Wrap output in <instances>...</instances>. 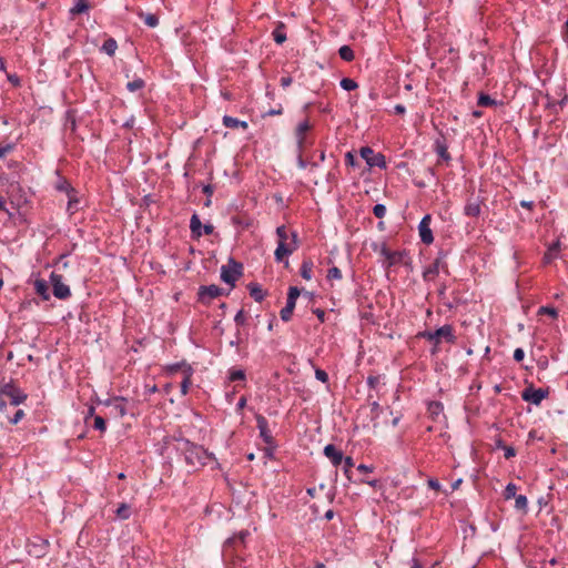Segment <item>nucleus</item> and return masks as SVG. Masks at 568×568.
Listing matches in <instances>:
<instances>
[{
  "label": "nucleus",
  "instance_id": "nucleus-24",
  "mask_svg": "<svg viewBox=\"0 0 568 568\" xmlns=\"http://www.w3.org/2000/svg\"><path fill=\"white\" fill-rule=\"evenodd\" d=\"M88 10H89V3L87 2V0H79L75 3V6L70 9V13L71 14H80V13H84Z\"/></svg>",
  "mask_w": 568,
  "mask_h": 568
},
{
  "label": "nucleus",
  "instance_id": "nucleus-58",
  "mask_svg": "<svg viewBox=\"0 0 568 568\" xmlns=\"http://www.w3.org/2000/svg\"><path fill=\"white\" fill-rule=\"evenodd\" d=\"M203 229H204L205 234H212L213 230H214L213 225H211V224L204 225Z\"/></svg>",
  "mask_w": 568,
  "mask_h": 568
},
{
  "label": "nucleus",
  "instance_id": "nucleus-60",
  "mask_svg": "<svg viewBox=\"0 0 568 568\" xmlns=\"http://www.w3.org/2000/svg\"><path fill=\"white\" fill-rule=\"evenodd\" d=\"M357 469H358L359 471H363V473H364V471H371V470H372V468H371V467H368V466H366V465H363V464H362V465H359V466L357 467Z\"/></svg>",
  "mask_w": 568,
  "mask_h": 568
},
{
  "label": "nucleus",
  "instance_id": "nucleus-18",
  "mask_svg": "<svg viewBox=\"0 0 568 568\" xmlns=\"http://www.w3.org/2000/svg\"><path fill=\"white\" fill-rule=\"evenodd\" d=\"M443 409L444 407L439 402H432L428 405V413L434 420H436L442 415Z\"/></svg>",
  "mask_w": 568,
  "mask_h": 568
},
{
  "label": "nucleus",
  "instance_id": "nucleus-33",
  "mask_svg": "<svg viewBox=\"0 0 568 568\" xmlns=\"http://www.w3.org/2000/svg\"><path fill=\"white\" fill-rule=\"evenodd\" d=\"M312 263L308 261H305L301 268V275L305 280H311L312 277Z\"/></svg>",
  "mask_w": 568,
  "mask_h": 568
},
{
  "label": "nucleus",
  "instance_id": "nucleus-7",
  "mask_svg": "<svg viewBox=\"0 0 568 568\" xmlns=\"http://www.w3.org/2000/svg\"><path fill=\"white\" fill-rule=\"evenodd\" d=\"M361 156L366 161L369 166L385 168V158L381 153H375L371 148H362Z\"/></svg>",
  "mask_w": 568,
  "mask_h": 568
},
{
  "label": "nucleus",
  "instance_id": "nucleus-22",
  "mask_svg": "<svg viewBox=\"0 0 568 568\" xmlns=\"http://www.w3.org/2000/svg\"><path fill=\"white\" fill-rule=\"evenodd\" d=\"M36 291L44 300H49L48 285L43 280H37L34 283Z\"/></svg>",
  "mask_w": 568,
  "mask_h": 568
},
{
  "label": "nucleus",
  "instance_id": "nucleus-10",
  "mask_svg": "<svg viewBox=\"0 0 568 568\" xmlns=\"http://www.w3.org/2000/svg\"><path fill=\"white\" fill-rule=\"evenodd\" d=\"M222 290L216 285L202 286L199 292L201 302L209 304L221 294Z\"/></svg>",
  "mask_w": 568,
  "mask_h": 568
},
{
  "label": "nucleus",
  "instance_id": "nucleus-17",
  "mask_svg": "<svg viewBox=\"0 0 568 568\" xmlns=\"http://www.w3.org/2000/svg\"><path fill=\"white\" fill-rule=\"evenodd\" d=\"M223 124L226 126V128H231V129H235V128H242L244 130L247 129V122L245 121H240L235 118H232V116H229V115H225L223 118Z\"/></svg>",
  "mask_w": 568,
  "mask_h": 568
},
{
  "label": "nucleus",
  "instance_id": "nucleus-41",
  "mask_svg": "<svg viewBox=\"0 0 568 568\" xmlns=\"http://www.w3.org/2000/svg\"><path fill=\"white\" fill-rule=\"evenodd\" d=\"M373 212L376 217L382 219L386 213V207L383 204H376L373 209Z\"/></svg>",
  "mask_w": 568,
  "mask_h": 568
},
{
  "label": "nucleus",
  "instance_id": "nucleus-59",
  "mask_svg": "<svg viewBox=\"0 0 568 568\" xmlns=\"http://www.w3.org/2000/svg\"><path fill=\"white\" fill-rule=\"evenodd\" d=\"M520 205L526 209H531L532 202L531 201H521Z\"/></svg>",
  "mask_w": 568,
  "mask_h": 568
},
{
  "label": "nucleus",
  "instance_id": "nucleus-20",
  "mask_svg": "<svg viewBox=\"0 0 568 568\" xmlns=\"http://www.w3.org/2000/svg\"><path fill=\"white\" fill-rule=\"evenodd\" d=\"M190 227L194 236L200 237L202 235L201 227L202 223L196 214H193L190 222Z\"/></svg>",
  "mask_w": 568,
  "mask_h": 568
},
{
  "label": "nucleus",
  "instance_id": "nucleus-37",
  "mask_svg": "<svg viewBox=\"0 0 568 568\" xmlns=\"http://www.w3.org/2000/svg\"><path fill=\"white\" fill-rule=\"evenodd\" d=\"M436 151H437V154L445 161H448L449 160V154L447 152V148L440 143V142H436Z\"/></svg>",
  "mask_w": 568,
  "mask_h": 568
},
{
  "label": "nucleus",
  "instance_id": "nucleus-42",
  "mask_svg": "<svg viewBox=\"0 0 568 568\" xmlns=\"http://www.w3.org/2000/svg\"><path fill=\"white\" fill-rule=\"evenodd\" d=\"M245 378V374L243 371H233L230 375L231 381H243Z\"/></svg>",
  "mask_w": 568,
  "mask_h": 568
},
{
  "label": "nucleus",
  "instance_id": "nucleus-26",
  "mask_svg": "<svg viewBox=\"0 0 568 568\" xmlns=\"http://www.w3.org/2000/svg\"><path fill=\"white\" fill-rule=\"evenodd\" d=\"M116 48H118L116 41L112 38L105 40V42L102 45V50L108 55H113L115 53Z\"/></svg>",
  "mask_w": 568,
  "mask_h": 568
},
{
  "label": "nucleus",
  "instance_id": "nucleus-2",
  "mask_svg": "<svg viewBox=\"0 0 568 568\" xmlns=\"http://www.w3.org/2000/svg\"><path fill=\"white\" fill-rule=\"evenodd\" d=\"M276 234L278 236V245L275 250V258L281 262L285 256L292 254L297 248V235L296 233H292L290 237L284 225L276 229Z\"/></svg>",
  "mask_w": 568,
  "mask_h": 568
},
{
  "label": "nucleus",
  "instance_id": "nucleus-30",
  "mask_svg": "<svg viewBox=\"0 0 568 568\" xmlns=\"http://www.w3.org/2000/svg\"><path fill=\"white\" fill-rule=\"evenodd\" d=\"M140 17L143 18L145 24L151 27V28H155L159 24V19L154 14H151V13H148V14L140 13Z\"/></svg>",
  "mask_w": 568,
  "mask_h": 568
},
{
  "label": "nucleus",
  "instance_id": "nucleus-51",
  "mask_svg": "<svg viewBox=\"0 0 568 568\" xmlns=\"http://www.w3.org/2000/svg\"><path fill=\"white\" fill-rule=\"evenodd\" d=\"M428 486H429V488L435 489V490H439L440 489V484H439V481L437 479L430 478L428 480Z\"/></svg>",
  "mask_w": 568,
  "mask_h": 568
},
{
  "label": "nucleus",
  "instance_id": "nucleus-57",
  "mask_svg": "<svg viewBox=\"0 0 568 568\" xmlns=\"http://www.w3.org/2000/svg\"><path fill=\"white\" fill-rule=\"evenodd\" d=\"M394 110H395V112H396L397 114H403V113H405V106H404V105H402V104H397V105H395Z\"/></svg>",
  "mask_w": 568,
  "mask_h": 568
},
{
  "label": "nucleus",
  "instance_id": "nucleus-45",
  "mask_svg": "<svg viewBox=\"0 0 568 568\" xmlns=\"http://www.w3.org/2000/svg\"><path fill=\"white\" fill-rule=\"evenodd\" d=\"M315 376L318 381L323 382V383H326L327 379H328V375L326 372L322 371V369H316L315 372Z\"/></svg>",
  "mask_w": 568,
  "mask_h": 568
},
{
  "label": "nucleus",
  "instance_id": "nucleus-53",
  "mask_svg": "<svg viewBox=\"0 0 568 568\" xmlns=\"http://www.w3.org/2000/svg\"><path fill=\"white\" fill-rule=\"evenodd\" d=\"M291 83H292V78L291 77H283L281 79V85L283 88H287L288 85H291Z\"/></svg>",
  "mask_w": 568,
  "mask_h": 568
},
{
  "label": "nucleus",
  "instance_id": "nucleus-3",
  "mask_svg": "<svg viewBox=\"0 0 568 568\" xmlns=\"http://www.w3.org/2000/svg\"><path fill=\"white\" fill-rule=\"evenodd\" d=\"M422 336L434 343L435 346L443 341L453 342L454 339L453 329L449 325H444L434 332H424Z\"/></svg>",
  "mask_w": 568,
  "mask_h": 568
},
{
  "label": "nucleus",
  "instance_id": "nucleus-50",
  "mask_svg": "<svg viewBox=\"0 0 568 568\" xmlns=\"http://www.w3.org/2000/svg\"><path fill=\"white\" fill-rule=\"evenodd\" d=\"M283 112V109L282 106H278L277 109H271L268 110L266 113L263 114V116H267V115H280L282 114Z\"/></svg>",
  "mask_w": 568,
  "mask_h": 568
},
{
  "label": "nucleus",
  "instance_id": "nucleus-34",
  "mask_svg": "<svg viewBox=\"0 0 568 568\" xmlns=\"http://www.w3.org/2000/svg\"><path fill=\"white\" fill-rule=\"evenodd\" d=\"M341 87L346 91H352L355 90L358 85L353 79L344 78L341 80Z\"/></svg>",
  "mask_w": 568,
  "mask_h": 568
},
{
  "label": "nucleus",
  "instance_id": "nucleus-31",
  "mask_svg": "<svg viewBox=\"0 0 568 568\" xmlns=\"http://www.w3.org/2000/svg\"><path fill=\"white\" fill-rule=\"evenodd\" d=\"M251 296L256 301L261 302L264 298V292L263 290L257 285H252L250 287Z\"/></svg>",
  "mask_w": 568,
  "mask_h": 568
},
{
  "label": "nucleus",
  "instance_id": "nucleus-1",
  "mask_svg": "<svg viewBox=\"0 0 568 568\" xmlns=\"http://www.w3.org/2000/svg\"><path fill=\"white\" fill-rule=\"evenodd\" d=\"M178 448L184 454L185 462L193 467L204 466L206 460L214 459L212 453L189 440H181Z\"/></svg>",
  "mask_w": 568,
  "mask_h": 568
},
{
  "label": "nucleus",
  "instance_id": "nucleus-16",
  "mask_svg": "<svg viewBox=\"0 0 568 568\" xmlns=\"http://www.w3.org/2000/svg\"><path fill=\"white\" fill-rule=\"evenodd\" d=\"M443 266V260L440 257L436 258L435 262L424 272V277L426 280L433 278L435 275L439 273V268Z\"/></svg>",
  "mask_w": 568,
  "mask_h": 568
},
{
  "label": "nucleus",
  "instance_id": "nucleus-48",
  "mask_svg": "<svg viewBox=\"0 0 568 568\" xmlns=\"http://www.w3.org/2000/svg\"><path fill=\"white\" fill-rule=\"evenodd\" d=\"M24 416V412L22 409H18L11 419L12 424H18Z\"/></svg>",
  "mask_w": 568,
  "mask_h": 568
},
{
  "label": "nucleus",
  "instance_id": "nucleus-14",
  "mask_svg": "<svg viewBox=\"0 0 568 568\" xmlns=\"http://www.w3.org/2000/svg\"><path fill=\"white\" fill-rule=\"evenodd\" d=\"M181 367H182V365H175V366L172 367V371H176V369H179ZM183 367H184L183 372H184L185 376H184V379L181 383V393L183 395H185L187 393L189 386L191 384V371L192 369H191L190 366H186L184 364H183Z\"/></svg>",
  "mask_w": 568,
  "mask_h": 568
},
{
  "label": "nucleus",
  "instance_id": "nucleus-15",
  "mask_svg": "<svg viewBox=\"0 0 568 568\" xmlns=\"http://www.w3.org/2000/svg\"><path fill=\"white\" fill-rule=\"evenodd\" d=\"M256 422L261 437H263L265 443H271L272 438L267 429V420L263 416L258 415L256 417Z\"/></svg>",
  "mask_w": 568,
  "mask_h": 568
},
{
  "label": "nucleus",
  "instance_id": "nucleus-55",
  "mask_svg": "<svg viewBox=\"0 0 568 568\" xmlns=\"http://www.w3.org/2000/svg\"><path fill=\"white\" fill-rule=\"evenodd\" d=\"M247 532L246 531H241L236 538H239L241 541L244 540V538L246 537ZM235 541V537L234 538H231L227 540L229 544H233Z\"/></svg>",
  "mask_w": 568,
  "mask_h": 568
},
{
  "label": "nucleus",
  "instance_id": "nucleus-11",
  "mask_svg": "<svg viewBox=\"0 0 568 568\" xmlns=\"http://www.w3.org/2000/svg\"><path fill=\"white\" fill-rule=\"evenodd\" d=\"M112 408L114 415L122 417L126 414L125 399L122 397H115L105 403Z\"/></svg>",
  "mask_w": 568,
  "mask_h": 568
},
{
  "label": "nucleus",
  "instance_id": "nucleus-25",
  "mask_svg": "<svg viewBox=\"0 0 568 568\" xmlns=\"http://www.w3.org/2000/svg\"><path fill=\"white\" fill-rule=\"evenodd\" d=\"M295 307V303L293 301H288L286 303V306L281 311V318L285 322L290 321L293 311Z\"/></svg>",
  "mask_w": 568,
  "mask_h": 568
},
{
  "label": "nucleus",
  "instance_id": "nucleus-12",
  "mask_svg": "<svg viewBox=\"0 0 568 568\" xmlns=\"http://www.w3.org/2000/svg\"><path fill=\"white\" fill-rule=\"evenodd\" d=\"M311 129L308 121L301 122L295 131L296 142L300 150H302L306 144V132Z\"/></svg>",
  "mask_w": 568,
  "mask_h": 568
},
{
  "label": "nucleus",
  "instance_id": "nucleus-4",
  "mask_svg": "<svg viewBox=\"0 0 568 568\" xmlns=\"http://www.w3.org/2000/svg\"><path fill=\"white\" fill-rule=\"evenodd\" d=\"M242 265L236 263L234 260H230L227 265H223L221 268V278L227 284H234V282L242 274Z\"/></svg>",
  "mask_w": 568,
  "mask_h": 568
},
{
  "label": "nucleus",
  "instance_id": "nucleus-47",
  "mask_svg": "<svg viewBox=\"0 0 568 568\" xmlns=\"http://www.w3.org/2000/svg\"><path fill=\"white\" fill-rule=\"evenodd\" d=\"M539 313L540 314H548V315H550L552 317L557 316V311L555 308H551V307H540Z\"/></svg>",
  "mask_w": 568,
  "mask_h": 568
},
{
  "label": "nucleus",
  "instance_id": "nucleus-52",
  "mask_svg": "<svg viewBox=\"0 0 568 568\" xmlns=\"http://www.w3.org/2000/svg\"><path fill=\"white\" fill-rule=\"evenodd\" d=\"M516 454L515 449L513 447H505V457L507 459L514 457Z\"/></svg>",
  "mask_w": 568,
  "mask_h": 568
},
{
  "label": "nucleus",
  "instance_id": "nucleus-40",
  "mask_svg": "<svg viewBox=\"0 0 568 568\" xmlns=\"http://www.w3.org/2000/svg\"><path fill=\"white\" fill-rule=\"evenodd\" d=\"M94 428L100 430V432H104L105 430V420L103 417L101 416H95L94 417Z\"/></svg>",
  "mask_w": 568,
  "mask_h": 568
},
{
  "label": "nucleus",
  "instance_id": "nucleus-38",
  "mask_svg": "<svg viewBox=\"0 0 568 568\" xmlns=\"http://www.w3.org/2000/svg\"><path fill=\"white\" fill-rule=\"evenodd\" d=\"M327 278L328 280H341L342 278L341 270L336 266H333L332 268L328 270Z\"/></svg>",
  "mask_w": 568,
  "mask_h": 568
},
{
  "label": "nucleus",
  "instance_id": "nucleus-54",
  "mask_svg": "<svg viewBox=\"0 0 568 568\" xmlns=\"http://www.w3.org/2000/svg\"><path fill=\"white\" fill-rule=\"evenodd\" d=\"M11 150H12L11 145L0 148V159L6 156V154H8Z\"/></svg>",
  "mask_w": 568,
  "mask_h": 568
},
{
  "label": "nucleus",
  "instance_id": "nucleus-28",
  "mask_svg": "<svg viewBox=\"0 0 568 568\" xmlns=\"http://www.w3.org/2000/svg\"><path fill=\"white\" fill-rule=\"evenodd\" d=\"M339 57L345 61H352L354 59V52L348 45H343L338 50Z\"/></svg>",
  "mask_w": 568,
  "mask_h": 568
},
{
  "label": "nucleus",
  "instance_id": "nucleus-64",
  "mask_svg": "<svg viewBox=\"0 0 568 568\" xmlns=\"http://www.w3.org/2000/svg\"><path fill=\"white\" fill-rule=\"evenodd\" d=\"M333 516H334L333 510H327L326 514H325V518L328 519V520L332 519Z\"/></svg>",
  "mask_w": 568,
  "mask_h": 568
},
{
  "label": "nucleus",
  "instance_id": "nucleus-44",
  "mask_svg": "<svg viewBox=\"0 0 568 568\" xmlns=\"http://www.w3.org/2000/svg\"><path fill=\"white\" fill-rule=\"evenodd\" d=\"M300 296V291L296 287H291L287 300L296 303V298Z\"/></svg>",
  "mask_w": 568,
  "mask_h": 568
},
{
  "label": "nucleus",
  "instance_id": "nucleus-61",
  "mask_svg": "<svg viewBox=\"0 0 568 568\" xmlns=\"http://www.w3.org/2000/svg\"><path fill=\"white\" fill-rule=\"evenodd\" d=\"M245 404H246V399H245V397H242V398L239 400V403H237V408H239V409H242V408L245 406Z\"/></svg>",
  "mask_w": 568,
  "mask_h": 568
},
{
  "label": "nucleus",
  "instance_id": "nucleus-19",
  "mask_svg": "<svg viewBox=\"0 0 568 568\" xmlns=\"http://www.w3.org/2000/svg\"><path fill=\"white\" fill-rule=\"evenodd\" d=\"M560 242L557 241L555 242L549 248L548 251L546 252L545 256H544V261L545 263H550L557 255V252L560 250Z\"/></svg>",
  "mask_w": 568,
  "mask_h": 568
},
{
  "label": "nucleus",
  "instance_id": "nucleus-36",
  "mask_svg": "<svg viewBox=\"0 0 568 568\" xmlns=\"http://www.w3.org/2000/svg\"><path fill=\"white\" fill-rule=\"evenodd\" d=\"M144 87V81L142 79H135L126 84V88L131 92H135L141 90Z\"/></svg>",
  "mask_w": 568,
  "mask_h": 568
},
{
  "label": "nucleus",
  "instance_id": "nucleus-21",
  "mask_svg": "<svg viewBox=\"0 0 568 568\" xmlns=\"http://www.w3.org/2000/svg\"><path fill=\"white\" fill-rule=\"evenodd\" d=\"M480 213V205L479 202H469L465 206V214L468 216H478Z\"/></svg>",
  "mask_w": 568,
  "mask_h": 568
},
{
  "label": "nucleus",
  "instance_id": "nucleus-32",
  "mask_svg": "<svg viewBox=\"0 0 568 568\" xmlns=\"http://www.w3.org/2000/svg\"><path fill=\"white\" fill-rule=\"evenodd\" d=\"M381 254H382V256H384V257H385V260H387V261H388V264H389V265L394 264V263L396 262V260H397V254H396V253L390 252V251H389L388 248H386L385 246H383V247L381 248Z\"/></svg>",
  "mask_w": 568,
  "mask_h": 568
},
{
  "label": "nucleus",
  "instance_id": "nucleus-62",
  "mask_svg": "<svg viewBox=\"0 0 568 568\" xmlns=\"http://www.w3.org/2000/svg\"><path fill=\"white\" fill-rule=\"evenodd\" d=\"M315 314L317 315V317H318L321 321H324V315H325L324 311H322V310H316V311H315Z\"/></svg>",
  "mask_w": 568,
  "mask_h": 568
},
{
  "label": "nucleus",
  "instance_id": "nucleus-5",
  "mask_svg": "<svg viewBox=\"0 0 568 568\" xmlns=\"http://www.w3.org/2000/svg\"><path fill=\"white\" fill-rule=\"evenodd\" d=\"M50 281L53 288V295L57 298L64 300L70 296V288L62 282V276L60 274L52 272L50 275Z\"/></svg>",
  "mask_w": 568,
  "mask_h": 568
},
{
  "label": "nucleus",
  "instance_id": "nucleus-29",
  "mask_svg": "<svg viewBox=\"0 0 568 568\" xmlns=\"http://www.w3.org/2000/svg\"><path fill=\"white\" fill-rule=\"evenodd\" d=\"M131 515V507L126 504H121L116 509V516L120 519H128Z\"/></svg>",
  "mask_w": 568,
  "mask_h": 568
},
{
  "label": "nucleus",
  "instance_id": "nucleus-6",
  "mask_svg": "<svg viewBox=\"0 0 568 568\" xmlns=\"http://www.w3.org/2000/svg\"><path fill=\"white\" fill-rule=\"evenodd\" d=\"M2 396L8 397L13 406L20 405L27 398L26 394L13 387L11 384H6L0 387V397Z\"/></svg>",
  "mask_w": 568,
  "mask_h": 568
},
{
  "label": "nucleus",
  "instance_id": "nucleus-46",
  "mask_svg": "<svg viewBox=\"0 0 568 568\" xmlns=\"http://www.w3.org/2000/svg\"><path fill=\"white\" fill-rule=\"evenodd\" d=\"M354 466V462L351 457L344 459V471L348 476L349 469Z\"/></svg>",
  "mask_w": 568,
  "mask_h": 568
},
{
  "label": "nucleus",
  "instance_id": "nucleus-27",
  "mask_svg": "<svg viewBox=\"0 0 568 568\" xmlns=\"http://www.w3.org/2000/svg\"><path fill=\"white\" fill-rule=\"evenodd\" d=\"M527 507H528V500L526 498V496L524 495H518L516 498H515V508L517 510H520L523 513H526L527 511Z\"/></svg>",
  "mask_w": 568,
  "mask_h": 568
},
{
  "label": "nucleus",
  "instance_id": "nucleus-8",
  "mask_svg": "<svg viewBox=\"0 0 568 568\" xmlns=\"http://www.w3.org/2000/svg\"><path fill=\"white\" fill-rule=\"evenodd\" d=\"M548 395V390L544 388L528 387L523 392V399L535 405H539L544 398Z\"/></svg>",
  "mask_w": 568,
  "mask_h": 568
},
{
  "label": "nucleus",
  "instance_id": "nucleus-35",
  "mask_svg": "<svg viewBox=\"0 0 568 568\" xmlns=\"http://www.w3.org/2000/svg\"><path fill=\"white\" fill-rule=\"evenodd\" d=\"M516 491H517V487L515 484H508L504 490V497L505 499H511V498H516L517 495H516Z\"/></svg>",
  "mask_w": 568,
  "mask_h": 568
},
{
  "label": "nucleus",
  "instance_id": "nucleus-13",
  "mask_svg": "<svg viewBox=\"0 0 568 568\" xmlns=\"http://www.w3.org/2000/svg\"><path fill=\"white\" fill-rule=\"evenodd\" d=\"M324 454L327 458L332 460V463L337 466L343 460V454L342 452L337 450L334 445H327L324 448Z\"/></svg>",
  "mask_w": 568,
  "mask_h": 568
},
{
  "label": "nucleus",
  "instance_id": "nucleus-23",
  "mask_svg": "<svg viewBox=\"0 0 568 568\" xmlns=\"http://www.w3.org/2000/svg\"><path fill=\"white\" fill-rule=\"evenodd\" d=\"M283 29L284 24L280 22L277 28L273 31L274 41L278 44H282L286 40V34L284 33Z\"/></svg>",
  "mask_w": 568,
  "mask_h": 568
},
{
  "label": "nucleus",
  "instance_id": "nucleus-63",
  "mask_svg": "<svg viewBox=\"0 0 568 568\" xmlns=\"http://www.w3.org/2000/svg\"><path fill=\"white\" fill-rule=\"evenodd\" d=\"M235 321H236L237 323H242V321H243V313H242V312H239V313L236 314V316H235Z\"/></svg>",
  "mask_w": 568,
  "mask_h": 568
},
{
  "label": "nucleus",
  "instance_id": "nucleus-49",
  "mask_svg": "<svg viewBox=\"0 0 568 568\" xmlns=\"http://www.w3.org/2000/svg\"><path fill=\"white\" fill-rule=\"evenodd\" d=\"M525 353L521 348H516L514 352V359L520 362L524 359Z\"/></svg>",
  "mask_w": 568,
  "mask_h": 568
},
{
  "label": "nucleus",
  "instance_id": "nucleus-39",
  "mask_svg": "<svg viewBox=\"0 0 568 568\" xmlns=\"http://www.w3.org/2000/svg\"><path fill=\"white\" fill-rule=\"evenodd\" d=\"M478 104L481 106L494 105L495 101L487 94H481L478 100Z\"/></svg>",
  "mask_w": 568,
  "mask_h": 568
},
{
  "label": "nucleus",
  "instance_id": "nucleus-9",
  "mask_svg": "<svg viewBox=\"0 0 568 568\" xmlns=\"http://www.w3.org/2000/svg\"><path fill=\"white\" fill-rule=\"evenodd\" d=\"M429 224H430V216L426 215L423 217V220L420 221L419 226H418L419 236L425 244H430L434 241Z\"/></svg>",
  "mask_w": 568,
  "mask_h": 568
},
{
  "label": "nucleus",
  "instance_id": "nucleus-43",
  "mask_svg": "<svg viewBox=\"0 0 568 568\" xmlns=\"http://www.w3.org/2000/svg\"><path fill=\"white\" fill-rule=\"evenodd\" d=\"M78 200L73 199L72 196L69 197V203H68V211L70 213H73L78 210Z\"/></svg>",
  "mask_w": 568,
  "mask_h": 568
},
{
  "label": "nucleus",
  "instance_id": "nucleus-56",
  "mask_svg": "<svg viewBox=\"0 0 568 568\" xmlns=\"http://www.w3.org/2000/svg\"><path fill=\"white\" fill-rule=\"evenodd\" d=\"M345 160L347 164L355 165V158L351 152L346 153Z\"/></svg>",
  "mask_w": 568,
  "mask_h": 568
}]
</instances>
